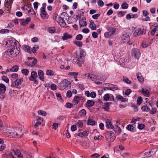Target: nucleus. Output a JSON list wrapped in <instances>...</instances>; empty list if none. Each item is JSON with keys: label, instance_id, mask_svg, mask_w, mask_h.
<instances>
[{"label": "nucleus", "instance_id": "nucleus-1", "mask_svg": "<svg viewBox=\"0 0 158 158\" xmlns=\"http://www.w3.org/2000/svg\"><path fill=\"white\" fill-rule=\"evenodd\" d=\"M14 42L13 46L11 47V48L6 51L4 55L8 56H14L15 55H14V53L15 52V54H19L20 48L19 47V43L18 42L15 41ZM17 54H16L17 55Z\"/></svg>", "mask_w": 158, "mask_h": 158}, {"label": "nucleus", "instance_id": "nucleus-2", "mask_svg": "<svg viewBox=\"0 0 158 158\" xmlns=\"http://www.w3.org/2000/svg\"><path fill=\"white\" fill-rule=\"evenodd\" d=\"M71 86L70 82L66 79L62 81L59 84V89L60 90H63L64 89H68Z\"/></svg>", "mask_w": 158, "mask_h": 158}, {"label": "nucleus", "instance_id": "nucleus-3", "mask_svg": "<svg viewBox=\"0 0 158 158\" xmlns=\"http://www.w3.org/2000/svg\"><path fill=\"white\" fill-rule=\"evenodd\" d=\"M17 128H11L10 127L7 128L5 131L6 132H8L10 136L12 137H17L18 135H21V132L20 131L16 132L17 130Z\"/></svg>", "mask_w": 158, "mask_h": 158}, {"label": "nucleus", "instance_id": "nucleus-4", "mask_svg": "<svg viewBox=\"0 0 158 158\" xmlns=\"http://www.w3.org/2000/svg\"><path fill=\"white\" fill-rule=\"evenodd\" d=\"M53 19H54L61 27L64 28H65L66 27V23L62 18L59 17L57 15H55L53 16Z\"/></svg>", "mask_w": 158, "mask_h": 158}, {"label": "nucleus", "instance_id": "nucleus-5", "mask_svg": "<svg viewBox=\"0 0 158 158\" xmlns=\"http://www.w3.org/2000/svg\"><path fill=\"white\" fill-rule=\"evenodd\" d=\"M131 54L132 56L135 59L138 60L139 59L141 53L139 50L136 48H133L131 50Z\"/></svg>", "mask_w": 158, "mask_h": 158}, {"label": "nucleus", "instance_id": "nucleus-6", "mask_svg": "<svg viewBox=\"0 0 158 158\" xmlns=\"http://www.w3.org/2000/svg\"><path fill=\"white\" fill-rule=\"evenodd\" d=\"M107 30L108 32H106L104 34V37L106 39L109 38L116 31L115 29L112 27H109Z\"/></svg>", "mask_w": 158, "mask_h": 158}, {"label": "nucleus", "instance_id": "nucleus-7", "mask_svg": "<svg viewBox=\"0 0 158 158\" xmlns=\"http://www.w3.org/2000/svg\"><path fill=\"white\" fill-rule=\"evenodd\" d=\"M106 138L108 141L112 142L115 139V136L114 132L111 131H108L107 132Z\"/></svg>", "mask_w": 158, "mask_h": 158}, {"label": "nucleus", "instance_id": "nucleus-8", "mask_svg": "<svg viewBox=\"0 0 158 158\" xmlns=\"http://www.w3.org/2000/svg\"><path fill=\"white\" fill-rule=\"evenodd\" d=\"M24 9L25 10L26 12L28 14V16H30L35 15V12L34 11L33 9L31 7L26 6H24Z\"/></svg>", "mask_w": 158, "mask_h": 158}, {"label": "nucleus", "instance_id": "nucleus-9", "mask_svg": "<svg viewBox=\"0 0 158 158\" xmlns=\"http://www.w3.org/2000/svg\"><path fill=\"white\" fill-rule=\"evenodd\" d=\"M122 39L123 42L124 43L128 44L130 45H131L132 44V42H130L129 36L127 34H123L122 37Z\"/></svg>", "mask_w": 158, "mask_h": 158}, {"label": "nucleus", "instance_id": "nucleus-10", "mask_svg": "<svg viewBox=\"0 0 158 158\" xmlns=\"http://www.w3.org/2000/svg\"><path fill=\"white\" fill-rule=\"evenodd\" d=\"M146 30L144 29L139 28L135 31L134 35L135 36L143 35L145 33Z\"/></svg>", "mask_w": 158, "mask_h": 158}, {"label": "nucleus", "instance_id": "nucleus-11", "mask_svg": "<svg viewBox=\"0 0 158 158\" xmlns=\"http://www.w3.org/2000/svg\"><path fill=\"white\" fill-rule=\"evenodd\" d=\"M41 17L43 19H46L48 18V15L44 7H41L40 9Z\"/></svg>", "mask_w": 158, "mask_h": 158}, {"label": "nucleus", "instance_id": "nucleus-12", "mask_svg": "<svg viewBox=\"0 0 158 158\" xmlns=\"http://www.w3.org/2000/svg\"><path fill=\"white\" fill-rule=\"evenodd\" d=\"M23 81L22 78L17 79L14 82L12 83L11 87H17L20 85Z\"/></svg>", "mask_w": 158, "mask_h": 158}, {"label": "nucleus", "instance_id": "nucleus-13", "mask_svg": "<svg viewBox=\"0 0 158 158\" xmlns=\"http://www.w3.org/2000/svg\"><path fill=\"white\" fill-rule=\"evenodd\" d=\"M36 122L34 125V127L36 129L43 123V118L38 116L36 117Z\"/></svg>", "mask_w": 158, "mask_h": 158}, {"label": "nucleus", "instance_id": "nucleus-14", "mask_svg": "<svg viewBox=\"0 0 158 158\" xmlns=\"http://www.w3.org/2000/svg\"><path fill=\"white\" fill-rule=\"evenodd\" d=\"M80 27H84L86 25V19L85 17H83L79 20Z\"/></svg>", "mask_w": 158, "mask_h": 158}, {"label": "nucleus", "instance_id": "nucleus-15", "mask_svg": "<svg viewBox=\"0 0 158 158\" xmlns=\"http://www.w3.org/2000/svg\"><path fill=\"white\" fill-rule=\"evenodd\" d=\"M31 19L29 17H27L26 19H19L20 24L23 26H26L27 24L30 22Z\"/></svg>", "mask_w": 158, "mask_h": 158}, {"label": "nucleus", "instance_id": "nucleus-16", "mask_svg": "<svg viewBox=\"0 0 158 158\" xmlns=\"http://www.w3.org/2000/svg\"><path fill=\"white\" fill-rule=\"evenodd\" d=\"M89 132V130H87L84 131L82 132H80L78 134H76L75 135H77L78 136H79L81 137H82L83 136H87Z\"/></svg>", "mask_w": 158, "mask_h": 158}, {"label": "nucleus", "instance_id": "nucleus-17", "mask_svg": "<svg viewBox=\"0 0 158 158\" xmlns=\"http://www.w3.org/2000/svg\"><path fill=\"white\" fill-rule=\"evenodd\" d=\"M106 128L114 129V127L112 124L111 122L109 120H107L106 122Z\"/></svg>", "mask_w": 158, "mask_h": 158}, {"label": "nucleus", "instance_id": "nucleus-18", "mask_svg": "<svg viewBox=\"0 0 158 158\" xmlns=\"http://www.w3.org/2000/svg\"><path fill=\"white\" fill-rule=\"evenodd\" d=\"M136 76L139 81L141 83H143L144 81V78L142 77L141 73H138L136 74Z\"/></svg>", "mask_w": 158, "mask_h": 158}, {"label": "nucleus", "instance_id": "nucleus-19", "mask_svg": "<svg viewBox=\"0 0 158 158\" xmlns=\"http://www.w3.org/2000/svg\"><path fill=\"white\" fill-rule=\"evenodd\" d=\"M6 90L5 85L3 84H0V93L4 94Z\"/></svg>", "mask_w": 158, "mask_h": 158}, {"label": "nucleus", "instance_id": "nucleus-20", "mask_svg": "<svg viewBox=\"0 0 158 158\" xmlns=\"http://www.w3.org/2000/svg\"><path fill=\"white\" fill-rule=\"evenodd\" d=\"M138 17V15L137 14H133L132 13H130L127 14L126 16L127 19L130 20L131 18H137Z\"/></svg>", "mask_w": 158, "mask_h": 158}, {"label": "nucleus", "instance_id": "nucleus-21", "mask_svg": "<svg viewBox=\"0 0 158 158\" xmlns=\"http://www.w3.org/2000/svg\"><path fill=\"white\" fill-rule=\"evenodd\" d=\"M113 130L117 135H119L122 132V130L119 127H115Z\"/></svg>", "mask_w": 158, "mask_h": 158}, {"label": "nucleus", "instance_id": "nucleus-22", "mask_svg": "<svg viewBox=\"0 0 158 158\" xmlns=\"http://www.w3.org/2000/svg\"><path fill=\"white\" fill-rule=\"evenodd\" d=\"M37 77V75L35 71H32L31 73V76L29 78L30 80H33V79H36Z\"/></svg>", "mask_w": 158, "mask_h": 158}, {"label": "nucleus", "instance_id": "nucleus-23", "mask_svg": "<svg viewBox=\"0 0 158 158\" xmlns=\"http://www.w3.org/2000/svg\"><path fill=\"white\" fill-rule=\"evenodd\" d=\"M85 104L87 107H92L94 104V102L92 100H88L86 103Z\"/></svg>", "mask_w": 158, "mask_h": 158}, {"label": "nucleus", "instance_id": "nucleus-24", "mask_svg": "<svg viewBox=\"0 0 158 158\" xmlns=\"http://www.w3.org/2000/svg\"><path fill=\"white\" fill-rule=\"evenodd\" d=\"M89 27L92 30H95L96 29V25L93 21H90Z\"/></svg>", "mask_w": 158, "mask_h": 158}, {"label": "nucleus", "instance_id": "nucleus-25", "mask_svg": "<svg viewBox=\"0 0 158 158\" xmlns=\"http://www.w3.org/2000/svg\"><path fill=\"white\" fill-rule=\"evenodd\" d=\"M38 75L40 79L42 81L44 80V73L41 70H40L38 72Z\"/></svg>", "mask_w": 158, "mask_h": 158}, {"label": "nucleus", "instance_id": "nucleus-26", "mask_svg": "<svg viewBox=\"0 0 158 158\" xmlns=\"http://www.w3.org/2000/svg\"><path fill=\"white\" fill-rule=\"evenodd\" d=\"M142 91L143 95L147 97L149 96V91L147 89L145 88H143Z\"/></svg>", "mask_w": 158, "mask_h": 158}, {"label": "nucleus", "instance_id": "nucleus-27", "mask_svg": "<svg viewBox=\"0 0 158 158\" xmlns=\"http://www.w3.org/2000/svg\"><path fill=\"white\" fill-rule=\"evenodd\" d=\"M72 38L71 35H69L67 33L64 34V35L62 37V39L64 40H67L69 39Z\"/></svg>", "mask_w": 158, "mask_h": 158}, {"label": "nucleus", "instance_id": "nucleus-28", "mask_svg": "<svg viewBox=\"0 0 158 158\" xmlns=\"http://www.w3.org/2000/svg\"><path fill=\"white\" fill-rule=\"evenodd\" d=\"M97 123L96 121L91 119H89L87 121V124L88 125L94 126Z\"/></svg>", "mask_w": 158, "mask_h": 158}, {"label": "nucleus", "instance_id": "nucleus-29", "mask_svg": "<svg viewBox=\"0 0 158 158\" xmlns=\"http://www.w3.org/2000/svg\"><path fill=\"white\" fill-rule=\"evenodd\" d=\"M150 45V44L147 40H143L141 46L143 48H145L148 47Z\"/></svg>", "mask_w": 158, "mask_h": 158}, {"label": "nucleus", "instance_id": "nucleus-30", "mask_svg": "<svg viewBox=\"0 0 158 158\" xmlns=\"http://www.w3.org/2000/svg\"><path fill=\"white\" fill-rule=\"evenodd\" d=\"M80 100V98L79 97L77 96H75L74 97V98L73 101V103L74 105H76L77 104Z\"/></svg>", "mask_w": 158, "mask_h": 158}, {"label": "nucleus", "instance_id": "nucleus-31", "mask_svg": "<svg viewBox=\"0 0 158 158\" xmlns=\"http://www.w3.org/2000/svg\"><path fill=\"white\" fill-rule=\"evenodd\" d=\"M16 94V91L14 90L10 89L9 92V95L11 98L13 97Z\"/></svg>", "mask_w": 158, "mask_h": 158}, {"label": "nucleus", "instance_id": "nucleus-32", "mask_svg": "<svg viewBox=\"0 0 158 158\" xmlns=\"http://www.w3.org/2000/svg\"><path fill=\"white\" fill-rule=\"evenodd\" d=\"M86 111L84 109L80 110L78 113V115L80 116H84L86 114Z\"/></svg>", "mask_w": 158, "mask_h": 158}, {"label": "nucleus", "instance_id": "nucleus-33", "mask_svg": "<svg viewBox=\"0 0 158 158\" xmlns=\"http://www.w3.org/2000/svg\"><path fill=\"white\" fill-rule=\"evenodd\" d=\"M110 104L108 102L105 103L102 106V108L106 110H108L110 109Z\"/></svg>", "mask_w": 158, "mask_h": 158}, {"label": "nucleus", "instance_id": "nucleus-34", "mask_svg": "<svg viewBox=\"0 0 158 158\" xmlns=\"http://www.w3.org/2000/svg\"><path fill=\"white\" fill-rule=\"evenodd\" d=\"M24 50L27 52H30L31 51V47L27 45H24L23 46Z\"/></svg>", "mask_w": 158, "mask_h": 158}, {"label": "nucleus", "instance_id": "nucleus-35", "mask_svg": "<svg viewBox=\"0 0 158 158\" xmlns=\"http://www.w3.org/2000/svg\"><path fill=\"white\" fill-rule=\"evenodd\" d=\"M126 128L129 131L133 132L135 131L134 127L131 125L130 124L127 126Z\"/></svg>", "mask_w": 158, "mask_h": 158}, {"label": "nucleus", "instance_id": "nucleus-36", "mask_svg": "<svg viewBox=\"0 0 158 158\" xmlns=\"http://www.w3.org/2000/svg\"><path fill=\"white\" fill-rule=\"evenodd\" d=\"M117 99L122 102H124L126 101V98H124L122 96L118 95L116 97Z\"/></svg>", "mask_w": 158, "mask_h": 158}, {"label": "nucleus", "instance_id": "nucleus-37", "mask_svg": "<svg viewBox=\"0 0 158 158\" xmlns=\"http://www.w3.org/2000/svg\"><path fill=\"white\" fill-rule=\"evenodd\" d=\"M19 69V67L18 65H15L14 66L10 69V71L11 72H16Z\"/></svg>", "mask_w": 158, "mask_h": 158}, {"label": "nucleus", "instance_id": "nucleus-38", "mask_svg": "<svg viewBox=\"0 0 158 158\" xmlns=\"http://www.w3.org/2000/svg\"><path fill=\"white\" fill-rule=\"evenodd\" d=\"M110 85L112 86H109L108 87H107V89L108 90H111L112 91H114L118 89V88L116 86H113V85Z\"/></svg>", "mask_w": 158, "mask_h": 158}, {"label": "nucleus", "instance_id": "nucleus-39", "mask_svg": "<svg viewBox=\"0 0 158 158\" xmlns=\"http://www.w3.org/2000/svg\"><path fill=\"white\" fill-rule=\"evenodd\" d=\"M38 114L43 116H45L47 114L46 112L44 111L40 110L38 111Z\"/></svg>", "mask_w": 158, "mask_h": 158}, {"label": "nucleus", "instance_id": "nucleus-40", "mask_svg": "<svg viewBox=\"0 0 158 158\" xmlns=\"http://www.w3.org/2000/svg\"><path fill=\"white\" fill-rule=\"evenodd\" d=\"M76 126L78 128H81L83 126V123L81 121L79 120L75 124Z\"/></svg>", "mask_w": 158, "mask_h": 158}, {"label": "nucleus", "instance_id": "nucleus-41", "mask_svg": "<svg viewBox=\"0 0 158 158\" xmlns=\"http://www.w3.org/2000/svg\"><path fill=\"white\" fill-rule=\"evenodd\" d=\"M5 5H6V6H10L12 4L13 0H5Z\"/></svg>", "mask_w": 158, "mask_h": 158}, {"label": "nucleus", "instance_id": "nucleus-42", "mask_svg": "<svg viewBox=\"0 0 158 158\" xmlns=\"http://www.w3.org/2000/svg\"><path fill=\"white\" fill-rule=\"evenodd\" d=\"M156 151L151 150L149 152H148V153H147V157H149L154 155L155 154L156 152Z\"/></svg>", "mask_w": 158, "mask_h": 158}, {"label": "nucleus", "instance_id": "nucleus-43", "mask_svg": "<svg viewBox=\"0 0 158 158\" xmlns=\"http://www.w3.org/2000/svg\"><path fill=\"white\" fill-rule=\"evenodd\" d=\"M54 72L51 70H48L46 71V74L49 76H52L54 75Z\"/></svg>", "mask_w": 158, "mask_h": 158}, {"label": "nucleus", "instance_id": "nucleus-44", "mask_svg": "<svg viewBox=\"0 0 158 158\" xmlns=\"http://www.w3.org/2000/svg\"><path fill=\"white\" fill-rule=\"evenodd\" d=\"M56 31L54 27H50L48 29V32L50 33H54Z\"/></svg>", "mask_w": 158, "mask_h": 158}, {"label": "nucleus", "instance_id": "nucleus-45", "mask_svg": "<svg viewBox=\"0 0 158 158\" xmlns=\"http://www.w3.org/2000/svg\"><path fill=\"white\" fill-rule=\"evenodd\" d=\"M77 61L80 63L83 64L84 62V60L83 57H80V56H77Z\"/></svg>", "mask_w": 158, "mask_h": 158}, {"label": "nucleus", "instance_id": "nucleus-46", "mask_svg": "<svg viewBox=\"0 0 158 158\" xmlns=\"http://www.w3.org/2000/svg\"><path fill=\"white\" fill-rule=\"evenodd\" d=\"M77 46L81 47L82 46V43L81 41H75L73 42Z\"/></svg>", "mask_w": 158, "mask_h": 158}, {"label": "nucleus", "instance_id": "nucleus-47", "mask_svg": "<svg viewBox=\"0 0 158 158\" xmlns=\"http://www.w3.org/2000/svg\"><path fill=\"white\" fill-rule=\"evenodd\" d=\"M22 73L25 76H27L29 73V71L27 69H24L22 70Z\"/></svg>", "mask_w": 158, "mask_h": 158}, {"label": "nucleus", "instance_id": "nucleus-48", "mask_svg": "<svg viewBox=\"0 0 158 158\" xmlns=\"http://www.w3.org/2000/svg\"><path fill=\"white\" fill-rule=\"evenodd\" d=\"M110 96L108 94H106L103 96L104 100L106 101H108L109 100Z\"/></svg>", "mask_w": 158, "mask_h": 158}, {"label": "nucleus", "instance_id": "nucleus-49", "mask_svg": "<svg viewBox=\"0 0 158 158\" xmlns=\"http://www.w3.org/2000/svg\"><path fill=\"white\" fill-rule=\"evenodd\" d=\"M141 109L143 111H148L150 110V108L147 106H143L141 108Z\"/></svg>", "mask_w": 158, "mask_h": 158}, {"label": "nucleus", "instance_id": "nucleus-50", "mask_svg": "<svg viewBox=\"0 0 158 158\" xmlns=\"http://www.w3.org/2000/svg\"><path fill=\"white\" fill-rule=\"evenodd\" d=\"M39 47L38 46L35 45L31 49V51L34 53H35L36 52V51L39 49Z\"/></svg>", "mask_w": 158, "mask_h": 158}, {"label": "nucleus", "instance_id": "nucleus-51", "mask_svg": "<svg viewBox=\"0 0 158 158\" xmlns=\"http://www.w3.org/2000/svg\"><path fill=\"white\" fill-rule=\"evenodd\" d=\"M2 79L6 83H8L9 82V78L6 76H2Z\"/></svg>", "mask_w": 158, "mask_h": 158}, {"label": "nucleus", "instance_id": "nucleus-52", "mask_svg": "<svg viewBox=\"0 0 158 158\" xmlns=\"http://www.w3.org/2000/svg\"><path fill=\"white\" fill-rule=\"evenodd\" d=\"M147 153H148V152L144 151L141 153L140 156H141L142 157H147Z\"/></svg>", "mask_w": 158, "mask_h": 158}, {"label": "nucleus", "instance_id": "nucleus-53", "mask_svg": "<svg viewBox=\"0 0 158 158\" xmlns=\"http://www.w3.org/2000/svg\"><path fill=\"white\" fill-rule=\"evenodd\" d=\"M89 79L92 81L96 80H97V77L95 75L92 74L89 78Z\"/></svg>", "mask_w": 158, "mask_h": 158}, {"label": "nucleus", "instance_id": "nucleus-54", "mask_svg": "<svg viewBox=\"0 0 158 158\" xmlns=\"http://www.w3.org/2000/svg\"><path fill=\"white\" fill-rule=\"evenodd\" d=\"M14 153L17 156L19 154H20V152L19 150L16 149V150H12Z\"/></svg>", "mask_w": 158, "mask_h": 158}, {"label": "nucleus", "instance_id": "nucleus-55", "mask_svg": "<svg viewBox=\"0 0 158 158\" xmlns=\"http://www.w3.org/2000/svg\"><path fill=\"white\" fill-rule=\"evenodd\" d=\"M9 32V30L7 29H2L0 31V33L2 34H3L5 33H8Z\"/></svg>", "mask_w": 158, "mask_h": 158}, {"label": "nucleus", "instance_id": "nucleus-56", "mask_svg": "<svg viewBox=\"0 0 158 158\" xmlns=\"http://www.w3.org/2000/svg\"><path fill=\"white\" fill-rule=\"evenodd\" d=\"M56 96L58 100L60 101V102H61L62 101V97L60 94L59 93H56Z\"/></svg>", "mask_w": 158, "mask_h": 158}, {"label": "nucleus", "instance_id": "nucleus-57", "mask_svg": "<svg viewBox=\"0 0 158 158\" xmlns=\"http://www.w3.org/2000/svg\"><path fill=\"white\" fill-rule=\"evenodd\" d=\"M142 98L141 97H138L137 101V104L140 105L142 103Z\"/></svg>", "mask_w": 158, "mask_h": 158}, {"label": "nucleus", "instance_id": "nucleus-58", "mask_svg": "<svg viewBox=\"0 0 158 158\" xmlns=\"http://www.w3.org/2000/svg\"><path fill=\"white\" fill-rule=\"evenodd\" d=\"M78 75V73L77 72H69L68 73V75L69 76H73L74 77Z\"/></svg>", "mask_w": 158, "mask_h": 158}, {"label": "nucleus", "instance_id": "nucleus-59", "mask_svg": "<svg viewBox=\"0 0 158 158\" xmlns=\"http://www.w3.org/2000/svg\"><path fill=\"white\" fill-rule=\"evenodd\" d=\"M96 94L94 92H92L90 94V97L92 98H94L96 97Z\"/></svg>", "mask_w": 158, "mask_h": 158}, {"label": "nucleus", "instance_id": "nucleus-60", "mask_svg": "<svg viewBox=\"0 0 158 158\" xmlns=\"http://www.w3.org/2000/svg\"><path fill=\"white\" fill-rule=\"evenodd\" d=\"M51 89L53 90H55L57 89V85L54 84H52L50 85Z\"/></svg>", "mask_w": 158, "mask_h": 158}, {"label": "nucleus", "instance_id": "nucleus-61", "mask_svg": "<svg viewBox=\"0 0 158 158\" xmlns=\"http://www.w3.org/2000/svg\"><path fill=\"white\" fill-rule=\"evenodd\" d=\"M123 81H125V82H126L128 84H131V81L127 78H124Z\"/></svg>", "mask_w": 158, "mask_h": 158}, {"label": "nucleus", "instance_id": "nucleus-62", "mask_svg": "<svg viewBox=\"0 0 158 158\" xmlns=\"http://www.w3.org/2000/svg\"><path fill=\"white\" fill-rule=\"evenodd\" d=\"M71 130L72 131H74L77 130V126L76 125H72L71 127Z\"/></svg>", "mask_w": 158, "mask_h": 158}, {"label": "nucleus", "instance_id": "nucleus-63", "mask_svg": "<svg viewBox=\"0 0 158 158\" xmlns=\"http://www.w3.org/2000/svg\"><path fill=\"white\" fill-rule=\"evenodd\" d=\"M82 35L81 34H79L77 36L76 39L77 40H81L82 39Z\"/></svg>", "mask_w": 158, "mask_h": 158}, {"label": "nucleus", "instance_id": "nucleus-64", "mask_svg": "<svg viewBox=\"0 0 158 158\" xmlns=\"http://www.w3.org/2000/svg\"><path fill=\"white\" fill-rule=\"evenodd\" d=\"M121 6L123 9H127L128 7V4L125 3L122 4Z\"/></svg>", "mask_w": 158, "mask_h": 158}]
</instances>
